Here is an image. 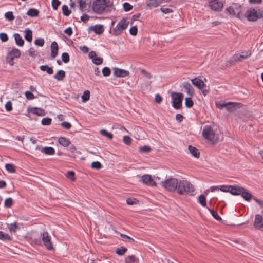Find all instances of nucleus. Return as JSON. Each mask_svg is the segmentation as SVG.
Segmentation results:
<instances>
[{
    "label": "nucleus",
    "instance_id": "0eeeda50",
    "mask_svg": "<svg viewBox=\"0 0 263 263\" xmlns=\"http://www.w3.org/2000/svg\"><path fill=\"white\" fill-rule=\"evenodd\" d=\"M202 136L204 139L209 140L210 142H214L215 132L211 126L205 125L204 126Z\"/></svg>",
    "mask_w": 263,
    "mask_h": 263
},
{
    "label": "nucleus",
    "instance_id": "338daca9",
    "mask_svg": "<svg viewBox=\"0 0 263 263\" xmlns=\"http://www.w3.org/2000/svg\"><path fill=\"white\" fill-rule=\"evenodd\" d=\"M123 142L127 145H130L132 142V139L128 136H124L123 137Z\"/></svg>",
    "mask_w": 263,
    "mask_h": 263
},
{
    "label": "nucleus",
    "instance_id": "864d4df0",
    "mask_svg": "<svg viewBox=\"0 0 263 263\" xmlns=\"http://www.w3.org/2000/svg\"><path fill=\"white\" fill-rule=\"evenodd\" d=\"M102 74L105 77H107L110 75L111 70L109 67H105L102 69Z\"/></svg>",
    "mask_w": 263,
    "mask_h": 263
},
{
    "label": "nucleus",
    "instance_id": "c756f323",
    "mask_svg": "<svg viewBox=\"0 0 263 263\" xmlns=\"http://www.w3.org/2000/svg\"><path fill=\"white\" fill-rule=\"evenodd\" d=\"M65 77V72L63 70H59L54 76V78L58 81H62Z\"/></svg>",
    "mask_w": 263,
    "mask_h": 263
},
{
    "label": "nucleus",
    "instance_id": "f8f14e48",
    "mask_svg": "<svg viewBox=\"0 0 263 263\" xmlns=\"http://www.w3.org/2000/svg\"><path fill=\"white\" fill-rule=\"evenodd\" d=\"M114 75L118 78H124L129 75V72L117 67L113 68Z\"/></svg>",
    "mask_w": 263,
    "mask_h": 263
},
{
    "label": "nucleus",
    "instance_id": "72a5a7b5",
    "mask_svg": "<svg viewBox=\"0 0 263 263\" xmlns=\"http://www.w3.org/2000/svg\"><path fill=\"white\" fill-rule=\"evenodd\" d=\"M139 259L134 255H129L125 259V263H134L138 261Z\"/></svg>",
    "mask_w": 263,
    "mask_h": 263
},
{
    "label": "nucleus",
    "instance_id": "13d9d810",
    "mask_svg": "<svg viewBox=\"0 0 263 263\" xmlns=\"http://www.w3.org/2000/svg\"><path fill=\"white\" fill-rule=\"evenodd\" d=\"M44 40L43 38L37 39L35 40L34 43L36 45L42 47L44 45Z\"/></svg>",
    "mask_w": 263,
    "mask_h": 263
},
{
    "label": "nucleus",
    "instance_id": "20e7f679",
    "mask_svg": "<svg viewBox=\"0 0 263 263\" xmlns=\"http://www.w3.org/2000/svg\"><path fill=\"white\" fill-rule=\"evenodd\" d=\"M129 22L125 18L121 19L117 24L115 28L110 31V33L113 35L118 36L120 35L122 32L126 29L128 27Z\"/></svg>",
    "mask_w": 263,
    "mask_h": 263
},
{
    "label": "nucleus",
    "instance_id": "37998d69",
    "mask_svg": "<svg viewBox=\"0 0 263 263\" xmlns=\"http://www.w3.org/2000/svg\"><path fill=\"white\" fill-rule=\"evenodd\" d=\"M62 9L63 15L66 16H69L71 12V10L69 9L68 6L65 5H63Z\"/></svg>",
    "mask_w": 263,
    "mask_h": 263
},
{
    "label": "nucleus",
    "instance_id": "79ce46f5",
    "mask_svg": "<svg viewBox=\"0 0 263 263\" xmlns=\"http://www.w3.org/2000/svg\"><path fill=\"white\" fill-rule=\"evenodd\" d=\"M90 98V92L88 90H86L84 92L82 96V101L83 102H86L89 100Z\"/></svg>",
    "mask_w": 263,
    "mask_h": 263
},
{
    "label": "nucleus",
    "instance_id": "2eb2a0df",
    "mask_svg": "<svg viewBox=\"0 0 263 263\" xmlns=\"http://www.w3.org/2000/svg\"><path fill=\"white\" fill-rule=\"evenodd\" d=\"M191 82L195 86L197 87L200 90L202 89L206 86L203 81L198 78H195L191 79Z\"/></svg>",
    "mask_w": 263,
    "mask_h": 263
},
{
    "label": "nucleus",
    "instance_id": "4be33fe9",
    "mask_svg": "<svg viewBox=\"0 0 263 263\" xmlns=\"http://www.w3.org/2000/svg\"><path fill=\"white\" fill-rule=\"evenodd\" d=\"M58 45L55 41L53 42L51 44V56L55 58L58 54Z\"/></svg>",
    "mask_w": 263,
    "mask_h": 263
},
{
    "label": "nucleus",
    "instance_id": "bf43d9fd",
    "mask_svg": "<svg viewBox=\"0 0 263 263\" xmlns=\"http://www.w3.org/2000/svg\"><path fill=\"white\" fill-rule=\"evenodd\" d=\"M92 62L96 65H100L103 63V59L101 57H96L92 59Z\"/></svg>",
    "mask_w": 263,
    "mask_h": 263
},
{
    "label": "nucleus",
    "instance_id": "393cba45",
    "mask_svg": "<svg viewBox=\"0 0 263 263\" xmlns=\"http://www.w3.org/2000/svg\"><path fill=\"white\" fill-rule=\"evenodd\" d=\"M0 240L4 241H11L12 240V237L8 234H6L3 231H0Z\"/></svg>",
    "mask_w": 263,
    "mask_h": 263
},
{
    "label": "nucleus",
    "instance_id": "4c0bfd02",
    "mask_svg": "<svg viewBox=\"0 0 263 263\" xmlns=\"http://www.w3.org/2000/svg\"><path fill=\"white\" fill-rule=\"evenodd\" d=\"M192 97L189 96V97L185 99V105L187 108H191L194 105V102L191 99Z\"/></svg>",
    "mask_w": 263,
    "mask_h": 263
},
{
    "label": "nucleus",
    "instance_id": "680f3d73",
    "mask_svg": "<svg viewBox=\"0 0 263 263\" xmlns=\"http://www.w3.org/2000/svg\"><path fill=\"white\" fill-rule=\"evenodd\" d=\"M25 95L28 100H32L35 98L34 95L30 91H26L25 92Z\"/></svg>",
    "mask_w": 263,
    "mask_h": 263
},
{
    "label": "nucleus",
    "instance_id": "49530a36",
    "mask_svg": "<svg viewBox=\"0 0 263 263\" xmlns=\"http://www.w3.org/2000/svg\"><path fill=\"white\" fill-rule=\"evenodd\" d=\"M66 176L70 180L73 181L76 180V178H75V173L73 171H68L66 175Z\"/></svg>",
    "mask_w": 263,
    "mask_h": 263
},
{
    "label": "nucleus",
    "instance_id": "774afa93",
    "mask_svg": "<svg viewBox=\"0 0 263 263\" xmlns=\"http://www.w3.org/2000/svg\"><path fill=\"white\" fill-rule=\"evenodd\" d=\"M18 228V226L16 222L11 224V227L9 228L10 232H15Z\"/></svg>",
    "mask_w": 263,
    "mask_h": 263
},
{
    "label": "nucleus",
    "instance_id": "c9c22d12",
    "mask_svg": "<svg viewBox=\"0 0 263 263\" xmlns=\"http://www.w3.org/2000/svg\"><path fill=\"white\" fill-rule=\"evenodd\" d=\"M14 204V201L11 198H8L5 199L4 202V206L6 208H10Z\"/></svg>",
    "mask_w": 263,
    "mask_h": 263
},
{
    "label": "nucleus",
    "instance_id": "4468645a",
    "mask_svg": "<svg viewBox=\"0 0 263 263\" xmlns=\"http://www.w3.org/2000/svg\"><path fill=\"white\" fill-rule=\"evenodd\" d=\"M254 227L258 230H262L263 229V217L260 214H257L255 216L254 222Z\"/></svg>",
    "mask_w": 263,
    "mask_h": 263
},
{
    "label": "nucleus",
    "instance_id": "6e6d98bb",
    "mask_svg": "<svg viewBox=\"0 0 263 263\" xmlns=\"http://www.w3.org/2000/svg\"><path fill=\"white\" fill-rule=\"evenodd\" d=\"M52 120L49 117L44 118L42 120L41 123L43 125H49L51 124Z\"/></svg>",
    "mask_w": 263,
    "mask_h": 263
},
{
    "label": "nucleus",
    "instance_id": "f257e3e1",
    "mask_svg": "<svg viewBox=\"0 0 263 263\" xmlns=\"http://www.w3.org/2000/svg\"><path fill=\"white\" fill-rule=\"evenodd\" d=\"M112 5L110 0H95L92 3V10L95 13L101 14L108 11Z\"/></svg>",
    "mask_w": 263,
    "mask_h": 263
},
{
    "label": "nucleus",
    "instance_id": "2f4dec72",
    "mask_svg": "<svg viewBox=\"0 0 263 263\" xmlns=\"http://www.w3.org/2000/svg\"><path fill=\"white\" fill-rule=\"evenodd\" d=\"M39 11L35 8H30L27 12V14L31 17H36L39 15Z\"/></svg>",
    "mask_w": 263,
    "mask_h": 263
},
{
    "label": "nucleus",
    "instance_id": "e2e57ef3",
    "mask_svg": "<svg viewBox=\"0 0 263 263\" xmlns=\"http://www.w3.org/2000/svg\"><path fill=\"white\" fill-rule=\"evenodd\" d=\"M5 107L7 111H11L13 109L12 102L10 101H8L6 103Z\"/></svg>",
    "mask_w": 263,
    "mask_h": 263
},
{
    "label": "nucleus",
    "instance_id": "09e8293b",
    "mask_svg": "<svg viewBox=\"0 0 263 263\" xmlns=\"http://www.w3.org/2000/svg\"><path fill=\"white\" fill-rule=\"evenodd\" d=\"M151 150L150 146L145 145L139 147V152L143 153H148Z\"/></svg>",
    "mask_w": 263,
    "mask_h": 263
},
{
    "label": "nucleus",
    "instance_id": "052dcab7",
    "mask_svg": "<svg viewBox=\"0 0 263 263\" xmlns=\"http://www.w3.org/2000/svg\"><path fill=\"white\" fill-rule=\"evenodd\" d=\"M138 32V28L136 26L132 27L129 29V33L132 35H136Z\"/></svg>",
    "mask_w": 263,
    "mask_h": 263
},
{
    "label": "nucleus",
    "instance_id": "a18cd8bd",
    "mask_svg": "<svg viewBox=\"0 0 263 263\" xmlns=\"http://www.w3.org/2000/svg\"><path fill=\"white\" fill-rule=\"evenodd\" d=\"M216 106L220 109H222L224 108L226 109L227 106V102L223 101L217 102H216Z\"/></svg>",
    "mask_w": 263,
    "mask_h": 263
},
{
    "label": "nucleus",
    "instance_id": "c85d7f7f",
    "mask_svg": "<svg viewBox=\"0 0 263 263\" xmlns=\"http://www.w3.org/2000/svg\"><path fill=\"white\" fill-rule=\"evenodd\" d=\"M14 37L15 43L17 45L19 46H23L24 45V41L18 33H15L14 34Z\"/></svg>",
    "mask_w": 263,
    "mask_h": 263
},
{
    "label": "nucleus",
    "instance_id": "bb28decb",
    "mask_svg": "<svg viewBox=\"0 0 263 263\" xmlns=\"http://www.w3.org/2000/svg\"><path fill=\"white\" fill-rule=\"evenodd\" d=\"M232 6L234 8L236 14H237V17L241 18L242 15L241 13L242 6L238 4H233Z\"/></svg>",
    "mask_w": 263,
    "mask_h": 263
},
{
    "label": "nucleus",
    "instance_id": "4d7b16f0",
    "mask_svg": "<svg viewBox=\"0 0 263 263\" xmlns=\"http://www.w3.org/2000/svg\"><path fill=\"white\" fill-rule=\"evenodd\" d=\"M91 167L97 170L101 169L102 167V164L99 161H94L91 163Z\"/></svg>",
    "mask_w": 263,
    "mask_h": 263
},
{
    "label": "nucleus",
    "instance_id": "b1692460",
    "mask_svg": "<svg viewBox=\"0 0 263 263\" xmlns=\"http://www.w3.org/2000/svg\"><path fill=\"white\" fill-rule=\"evenodd\" d=\"M58 142L64 147H67L71 143L70 140L65 137H61L58 139Z\"/></svg>",
    "mask_w": 263,
    "mask_h": 263
},
{
    "label": "nucleus",
    "instance_id": "ea45409f",
    "mask_svg": "<svg viewBox=\"0 0 263 263\" xmlns=\"http://www.w3.org/2000/svg\"><path fill=\"white\" fill-rule=\"evenodd\" d=\"M127 251V249L123 246L118 248L116 250V253L119 255H123Z\"/></svg>",
    "mask_w": 263,
    "mask_h": 263
},
{
    "label": "nucleus",
    "instance_id": "69168bd1",
    "mask_svg": "<svg viewBox=\"0 0 263 263\" xmlns=\"http://www.w3.org/2000/svg\"><path fill=\"white\" fill-rule=\"evenodd\" d=\"M0 39L3 42H6L8 40V37L6 33H0Z\"/></svg>",
    "mask_w": 263,
    "mask_h": 263
},
{
    "label": "nucleus",
    "instance_id": "473e14b6",
    "mask_svg": "<svg viewBox=\"0 0 263 263\" xmlns=\"http://www.w3.org/2000/svg\"><path fill=\"white\" fill-rule=\"evenodd\" d=\"M40 69L43 71H46L49 74H52L53 73L52 67H49L48 65H42L40 67Z\"/></svg>",
    "mask_w": 263,
    "mask_h": 263
},
{
    "label": "nucleus",
    "instance_id": "6ab92c4d",
    "mask_svg": "<svg viewBox=\"0 0 263 263\" xmlns=\"http://www.w3.org/2000/svg\"><path fill=\"white\" fill-rule=\"evenodd\" d=\"M29 112H31L33 114L39 116H43L45 115V110L41 108L38 107H32L28 109Z\"/></svg>",
    "mask_w": 263,
    "mask_h": 263
},
{
    "label": "nucleus",
    "instance_id": "f704fd0d",
    "mask_svg": "<svg viewBox=\"0 0 263 263\" xmlns=\"http://www.w3.org/2000/svg\"><path fill=\"white\" fill-rule=\"evenodd\" d=\"M88 0H79V3L80 9L82 12L84 11V9L86 7V5L88 4V3H90V1H89L88 2Z\"/></svg>",
    "mask_w": 263,
    "mask_h": 263
},
{
    "label": "nucleus",
    "instance_id": "58836bf2",
    "mask_svg": "<svg viewBox=\"0 0 263 263\" xmlns=\"http://www.w3.org/2000/svg\"><path fill=\"white\" fill-rule=\"evenodd\" d=\"M208 210L212 216L217 220L220 221H222V218L218 215L217 212L214 211L213 209H210L208 208Z\"/></svg>",
    "mask_w": 263,
    "mask_h": 263
},
{
    "label": "nucleus",
    "instance_id": "de8ad7c7",
    "mask_svg": "<svg viewBox=\"0 0 263 263\" xmlns=\"http://www.w3.org/2000/svg\"><path fill=\"white\" fill-rule=\"evenodd\" d=\"M5 18L9 21H12L14 20V16L12 11H9L5 14Z\"/></svg>",
    "mask_w": 263,
    "mask_h": 263
},
{
    "label": "nucleus",
    "instance_id": "5fc2aeb1",
    "mask_svg": "<svg viewBox=\"0 0 263 263\" xmlns=\"http://www.w3.org/2000/svg\"><path fill=\"white\" fill-rule=\"evenodd\" d=\"M61 3L59 0H52L51 4L53 9L55 10H57Z\"/></svg>",
    "mask_w": 263,
    "mask_h": 263
},
{
    "label": "nucleus",
    "instance_id": "aec40b11",
    "mask_svg": "<svg viewBox=\"0 0 263 263\" xmlns=\"http://www.w3.org/2000/svg\"><path fill=\"white\" fill-rule=\"evenodd\" d=\"M251 52L250 51H247L242 52L241 54H235L233 57L234 60L235 61H241V59H247L251 55Z\"/></svg>",
    "mask_w": 263,
    "mask_h": 263
},
{
    "label": "nucleus",
    "instance_id": "a878e982",
    "mask_svg": "<svg viewBox=\"0 0 263 263\" xmlns=\"http://www.w3.org/2000/svg\"><path fill=\"white\" fill-rule=\"evenodd\" d=\"M188 149L190 152L192 154V156H193L195 158H199L200 156V152L198 149L196 147H193L191 145H189L188 147Z\"/></svg>",
    "mask_w": 263,
    "mask_h": 263
},
{
    "label": "nucleus",
    "instance_id": "a19ab883",
    "mask_svg": "<svg viewBox=\"0 0 263 263\" xmlns=\"http://www.w3.org/2000/svg\"><path fill=\"white\" fill-rule=\"evenodd\" d=\"M199 202L203 207L206 206V197L203 194H201L199 197Z\"/></svg>",
    "mask_w": 263,
    "mask_h": 263
},
{
    "label": "nucleus",
    "instance_id": "9b49d317",
    "mask_svg": "<svg viewBox=\"0 0 263 263\" xmlns=\"http://www.w3.org/2000/svg\"><path fill=\"white\" fill-rule=\"evenodd\" d=\"M243 106V104L239 102H227V106L226 110L229 112H233L237 109L241 108Z\"/></svg>",
    "mask_w": 263,
    "mask_h": 263
},
{
    "label": "nucleus",
    "instance_id": "603ef678",
    "mask_svg": "<svg viewBox=\"0 0 263 263\" xmlns=\"http://www.w3.org/2000/svg\"><path fill=\"white\" fill-rule=\"evenodd\" d=\"M123 9H124V11L126 12L129 11L133 8V6L131 4H130L129 3H127V2H125L123 4Z\"/></svg>",
    "mask_w": 263,
    "mask_h": 263
},
{
    "label": "nucleus",
    "instance_id": "423d86ee",
    "mask_svg": "<svg viewBox=\"0 0 263 263\" xmlns=\"http://www.w3.org/2000/svg\"><path fill=\"white\" fill-rule=\"evenodd\" d=\"M184 95L181 92H172L171 94L172 106L176 109H180L182 106Z\"/></svg>",
    "mask_w": 263,
    "mask_h": 263
},
{
    "label": "nucleus",
    "instance_id": "dca6fc26",
    "mask_svg": "<svg viewBox=\"0 0 263 263\" xmlns=\"http://www.w3.org/2000/svg\"><path fill=\"white\" fill-rule=\"evenodd\" d=\"M230 193L234 196L240 195L243 187L237 185H230Z\"/></svg>",
    "mask_w": 263,
    "mask_h": 263
},
{
    "label": "nucleus",
    "instance_id": "f3484780",
    "mask_svg": "<svg viewBox=\"0 0 263 263\" xmlns=\"http://www.w3.org/2000/svg\"><path fill=\"white\" fill-rule=\"evenodd\" d=\"M183 87L185 89V91L190 97H193L194 96V89L189 82H184L183 83Z\"/></svg>",
    "mask_w": 263,
    "mask_h": 263
},
{
    "label": "nucleus",
    "instance_id": "0e129e2a",
    "mask_svg": "<svg viewBox=\"0 0 263 263\" xmlns=\"http://www.w3.org/2000/svg\"><path fill=\"white\" fill-rule=\"evenodd\" d=\"M61 125L62 127L66 129H69L71 127V124L66 121L61 123Z\"/></svg>",
    "mask_w": 263,
    "mask_h": 263
},
{
    "label": "nucleus",
    "instance_id": "8fccbe9b",
    "mask_svg": "<svg viewBox=\"0 0 263 263\" xmlns=\"http://www.w3.org/2000/svg\"><path fill=\"white\" fill-rule=\"evenodd\" d=\"M226 12L228 13L231 15H234L237 17V14L234 10V8L232 6L229 7L226 9Z\"/></svg>",
    "mask_w": 263,
    "mask_h": 263
},
{
    "label": "nucleus",
    "instance_id": "3c124183",
    "mask_svg": "<svg viewBox=\"0 0 263 263\" xmlns=\"http://www.w3.org/2000/svg\"><path fill=\"white\" fill-rule=\"evenodd\" d=\"M61 58L62 61L65 63H67L70 60L69 55L67 52L63 53L61 56Z\"/></svg>",
    "mask_w": 263,
    "mask_h": 263
},
{
    "label": "nucleus",
    "instance_id": "e433bc0d",
    "mask_svg": "<svg viewBox=\"0 0 263 263\" xmlns=\"http://www.w3.org/2000/svg\"><path fill=\"white\" fill-rule=\"evenodd\" d=\"M6 170L9 173H15L16 172V170L15 168V166L11 163H7L5 165Z\"/></svg>",
    "mask_w": 263,
    "mask_h": 263
},
{
    "label": "nucleus",
    "instance_id": "9d476101",
    "mask_svg": "<svg viewBox=\"0 0 263 263\" xmlns=\"http://www.w3.org/2000/svg\"><path fill=\"white\" fill-rule=\"evenodd\" d=\"M223 5V2L219 0H211L209 3V7L214 11H220L222 9Z\"/></svg>",
    "mask_w": 263,
    "mask_h": 263
},
{
    "label": "nucleus",
    "instance_id": "ddd939ff",
    "mask_svg": "<svg viewBox=\"0 0 263 263\" xmlns=\"http://www.w3.org/2000/svg\"><path fill=\"white\" fill-rule=\"evenodd\" d=\"M141 180L142 182L147 185L151 186H156L157 184L152 178L149 175L145 174L141 177Z\"/></svg>",
    "mask_w": 263,
    "mask_h": 263
},
{
    "label": "nucleus",
    "instance_id": "412c9836",
    "mask_svg": "<svg viewBox=\"0 0 263 263\" xmlns=\"http://www.w3.org/2000/svg\"><path fill=\"white\" fill-rule=\"evenodd\" d=\"M241 197L247 201H250L253 197V195L247 189L243 187L240 195Z\"/></svg>",
    "mask_w": 263,
    "mask_h": 263
},
{
    "label": "nucleus",
    "instance_id": "39448f33",
    "mask_svg": "<svg viewBox=\"0 0 263 263\" xmlns=\"http://www.w3.org/2000/svg\"><path fill=\"white\" fill-rule=\"evenodd\" d=\"M179 182L174 178H170L164 181L161 182V185L167 191L172 192L178 188Z\"/></svg>",
    "mask_w": 263,
    "mask_h": 263
},
{
    "label": "nucleus",
    "instance_id": "c03bdc74",
    "mask_svg": "<svg viewBox=\"0 0 263 263\" xmlns=\"http://www.w3.org/2000/svg\"><path fill=\"white\" fill-rule=\"evenodd\" d=\"M100 133L102 135L107 137L110 140H111L113 138V135L111 133L107 132L105 129H101L100 130Z\"/></svg>",
    "mask_w": 263,
    "mask_h": 263
},
{
    "label": "nucleus",
    "instance_id": "5701e85b",
    "mask_svg": "<svg viewBox=\"0 0 263 263\" xmlns=\"http://www.w3.org/2000/svg\"><path fill=\"white\" fill-rule=\"evenodd\" d=\"M162 3V0H146V5L148 7H157Z\"/></svg>",
    "mask_w": 263,
    "mask_h": 263
},
{
    "label": "nucleus",
    "instance_id": "7c9ffc66",
    "mask_svg": "<svg viewBox=\"0 0 263 263\" xmlns=\"http://www.w3.org/2000/svg\"><path fill=\"white\" fill-rule=\"evenodd\" d=\"M25 34L24 35L25 39L29 42H31L32 40V32L29 29H26L25 30Z\"/></svg>",
    "mask_w": 263,
    "mask_h": 263
},
{
    "label": "nucleus",
    "instance_id": "f03ea898",
    "mask_svg": "<svg viewBox=\"0 0 263 263\" xmlns=\"http://www.w3.org/2000/svg\"><path fill=\"white\" fill-rule=\"evenodd\" d=\"M195 191L194 186L187 180H181L179 182L177 193L179 195H193Z\"/></svg>",
    "mask_w": 263,
    "mask_h": 263
},
{
    "label": "nucleus",
    "instance_id": "7ed1b4c3",
    "mask_svg": "<svg viewBox=\"0 0 263 263\" xmlns=\"http://www.w3.org/2000/svg\"><path fill=\"white\" fill-rule=\"evenodd\" d=\"M245 16L249 21H256L257 19L263 17V10L260 9L257 10L254 8H251L246 11Z\"/></svg>",
    "mask_w": 263,
    "mask_h": 263
},
{
    "label": "nucleus",
    "instance_id": "1a4fd4ad",
    "mask_svg": "<svg viewBox=\"0 0 263 263\" xmlns=\"http://www.w3.org/2000/svg\"><path fill=\"white\" fill-rule=\"evenodd\" d=\"M42 239L44 245L48 250H52L54 249L53 244L51 242V237L49 236L47 232H44L41 234Z\"/></svg>",
    "mask_w": 263,
    "mask_h": 263
},
{
    "label": "nucleus",
    "instance_id": "a211bd4d",
    "mask_svg": "<svg viewBox=\"0 0 263 263\" xmlns=\"http://www.w3.org/2000/svg\"><path fill=\"white\" fill-rule=\"evenodd\" d=\"M89 31H93L97 34H102L104 31V26L102 25H96L95 26H91L88 28Z\"/></svg>",
    "mask_w": 263,
    "mask_h": 263
},
{
    "label": "nucleus",
    "instance_id": "cd10ccee",
    "mask_svg": "<svg viewBox=\"0 0 263 263\" xmlns=\"http://www.w3.org/2000/svg\"><path fill=\"white\" fill-rule=\"evenodd\" d=\"M41 152L47 155H52L55 154V150L52 147H44L42 148Z\"/></svg>",
    "mask_w": 263,
    "mask_h": 263
},
{
    "label": "nucleus",
    "instance_id": "6e6552de",
    "mask_svg": "<svg viewBox=\"0 0 263 263\" xmlns=\"http://www.w3.org/2000/svg\"><path fill=\"white\" fill-rule=\"evenodd\" d=\"M21 55L20 50L17 48H13L7 55L6 60L10 65L13 66L14 64L13 61L15 58H19Z\"/></svg>",
    "mask_w": 263,
    "mask_h": 263
}]
</instances>
